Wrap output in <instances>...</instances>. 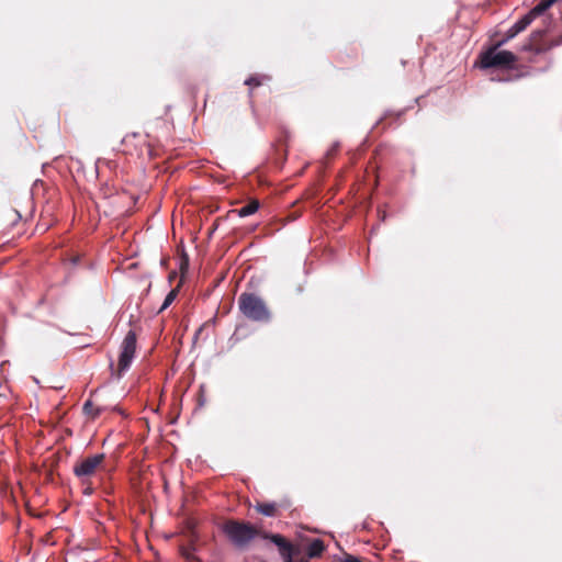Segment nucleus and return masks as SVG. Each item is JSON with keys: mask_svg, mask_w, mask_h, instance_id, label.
<instances>
[{"mask_svg": "<svg viewBox=\"0 0 562 562\" xmlns=\"http://www.w3.org/2000/svg\"><path fill=\"white\" fill-rule=\"evenodd\" d=\"M238 308L249 321L269 323L272 313L266 301L256 293L243 292L238 297Z\"/></svg>", "mask_w": 562, "mask_h": 562, "instance_id": "f257e3e1", "label": "nucleus"}, {"mask_svg": "<svg viewBox=\"0 0 562 562\" xmlns=\"http://www.w3.org/2000/svg\"><path fill=\"white\" fill-rule=\"evenodd\" d=\"M223 531L239 548L246 547L259 533L252 525L238 520H227Z\"/></svg>", "mask_w": 562, "mask_h": 562, "instance_id": "f03ea898", "label": "nucleus"}, {"mask_svg": "<svg viewBox=\"0 0 562 562\" xmlns=\"http://www.w3.org/2000/svg\"><path fill=\"white\" fill-rule=\"evenodd\" d=\"M496 44L480 55V67L487 68H512L517 61V56L509 50H498Z\"/></svg>", "mask_w": 562, "mask_h": 562, "instance_id": "7ed1b4c3", "label": "nucleus"}, {"mask_svg": "<svg viewBox=\"0 0 562 562\" xmlns=\"http://www.w3.org/2000/svg\"><path fill=\"white\" fill-rule=\"evenodd\" d=\"M104 453L82 458L75 463L74 474L81 480L82 484H86L91 476L104 468Z\"/></svg>", "mask_w": 562, "mask_h": 562, "instance_id": "20e7f679", "label": "nucleus"}, {"mask_svg": "<svg viewBox=\"0 0 562 562\" xmlns=\"http://www.w3.org/2000/svg\"><path fill=\"white\" fill-rule=\"evenodd\" d=\"M136 334L130 330L124 337L121 345V352L116 369V376L121 378L123 373L131 367L136 351Z\"/></svg>", "mask_w": 562, "mask_h": 562, "instance_id": "39448f33", "label": "nucleus"}, {"mask_svg": "<svg viewBox=\"0 0 562 562\" xmlns=\"http://www.w3.org/2000/svg\"><path fill=\"white\" fill-rule=\"evenodd\" d=\"M544 34V30L533 31L530 34L529 42L524 46V49L533 50L535 53L540 54L562 44V35L551 41L550 43H546L542 41Z\"/></svg>", "mask_w": 562, "mask_h": 562, "instance_id": "423d86ee", "label": "nucleus"}, {"mask_svg": "<svg viewBox=\"0 0 562 562\" xmlns=\"http://www.w3.org/2000/svg\"><path fill=\"white\" fill-rule=\"evenodd\" d=\"M262 537L265 539H269L272 543H274L278 547L279 553L284 562H293V559L297 554L299 550L282 535L263 533Z\"/></svg>", "mask_w": 562, "mask_h": 562, "instance_id": "0eeeda50", "label": "nucleus"}, {"mask_svg": "<svg viewBox=\"0 0 562 562\" xmlns=\"http://www.w3.org/2000/svg\"><path fill=\"white\" fill-rule=\"evenodd\" d=\"M325 550L324 542L321 539H314L307 547L306 554L308 558H318Z\"/></svg>", "mask_w": 562, "mask_h": 562, "instance_id": "6e6552de", "label": "nucleus"}, {"mask_svg": "<svg viewBox=\"0 0 562 562\" xmlns=\"http://www.w3.org/2000/svg\"><path fill=\"white\" fill-rule=\"evenodd\" d=\"M256 510L261 515L274 517L278 514V505L276 503H257Z\"/></svg>", "mask_w": 562, "mask_h": 562, "instance_id": "1a4fd4ad", "label": "nucleus"}, {"mask_svg": "<svg viewBox=\"0 0 562 562\" xmlns=\"http://www.w3.org/2000/svg\"><path fill=\"white\" fill-rule=\"evenodd\" d=\"M259 206L260 203L258 200H251L246 205L241 206L238 210H235V212H237L240 217H246L256 213Z\"/></svg>", "mask_w": 562, "mask_h": 562, "instance_id": "9d476101", "label": "nucleus"}, {"mask_svg": "<svg viewBox=\"0 0 562 562\" xmlns=\"http://www.w3.org/2000/svg\"><path fill=\"white\" fill-rule=\"evenodd\" d=\"M536 18L528 12L520 20H518L512 27L519 34L525 31Z\"/></svg>", "mask_w": 562, "mask_h": 562, "instance_id": "9b49d317", "label": "nucleus"}, {"mask_svg": "<svg viewBox=\"0 0 562 562\" xmlns=\"http://www.w3.org/2000/svg\"><path fill=\"white\" fill-rule=\"evenodd\" d=\"M83 413L91 417L92 419H95L100 415V408L95 407L94 404L91 401H87L83 404Z\"/></svg>", "mask_w": 562, "mask_h": 562, "instance_id": "f8f14e48", "label": "nucleus"}, {"mask_svg": "<svg viewBox=\"0 0 562 562\" xmlns=\"http://www.w3.org/2000/svg\"><path fill=\"white\" fill-rule=\"evenodd\" d=\"M179 286H176L175 289H172L168 294L167 296L165 297V301L161 305V307L159 308V313H161L162 311H165L167 307H169L172 302L176 300V297L178 296V293H179Z\"/></svg>", "mask_w": 562, "mask_h": 562, "instance_id": "ddd939ff", "label": "nucleus"}, {"mask_svg": "<svg viewBox=\"0 0 562 562\" xmlns=\"http://www.w3.org/2000/svg\"><path fill=\"white\" fill-rule=\"evenodd\" d=\"M518 33L513 29L510 27L505 34L504 36L496 41L495 44H496V47H502L504 46L508 41H510L512 38H514L515 36H517Z\"/></svg>", "mask_w": 562, "mask_h": 562, "instance_id": "4468645a", "label": "nucleus"}, {"mask_svg": "<svg viewBox=\"0 0 562 562\" xmlns=\"http://www.w3.org/2000/svg\"><path fill=\"white\" fill-rule=\"evenodd\" d=\"M181 555L189 562H192V561H195V562H200L195 555L193 554L192 550L190 548H184L182 547L181 548Z\"/></svg>", "mask_w": 562, "mask_h": 562, "instance_id": "2eb2a0df", "label": "nucleus"}, {"mask_svg": "<svg viewBox=\"0 0 562 562\" xmlns=\"http://www.w3.org/2000/svg\"><path fill=\"white\" fill-rule=\"evenodd\" d=\"M261 83H262L261 79L257 76H251L245 81V85L250 86V87H259V86H261Z\"/></svg>", "mask_w": 562, "mask_h": 562, "instance_id": "dca6fc26", "label": "nucleus"}, {"mask_svg": "<svg viewBox=\"0 0 562 562\" xmlns=\"http://www.w3.org/2000/svg\"><path fill=\"white\" fill-rule=\"evenodd\" d=\"M7 218L8 221H10L12 224H14L15 222L20 221L21 220V215L19 212L16 211H10L8 212L7 214Z\"/></svg>", "mask_w": 562, "mask_h": 562, "instance_id": "f3484780", "label": "nucleus"}, {"mask_svg": "<svg viewBox=\"0 0 562 562\" xmlns=\"http://www.w3.org/2000/svg\"><path fill=\"white\" fill-rule=\"evenodd\" d=\"M188 266H189L188 257L184 256L182 258L181 265H180V270H181L182 273H184L188 270Z\"/></svg>", "mask_w": 562, "mask_h": 562, "instance_id": "a211bd4d", "label": "nucleus"}, {"mask_svg": "<svg viewBox=\"0 0 562 562\" xmlns=\"http://www.w3.org/2000/svg\"><path fill=\"white\" fill-rule=\"evenodd\" d=\"M85 485H86V487H85L83 493H85V494H87V495L92 494L93 490H92V487L90 486V482H89V480L87 481V483H86Z\"/></svg>", "mask_w": 562, "mask_h": 562, "instance_id": "6ab92c4d", "label": "nucleus"}, {"mask_svg": "<svg viewBox=\"0 0 562 562\" xmlns=\"http://www.w3.org/2000/svg\"><path fill=\"white\" fill-rule=\"evenodd\" d=\"M344 562H361L358 558L353 555H347L344 560Z\"/></svg>", "mask_w": 562, "mask_h": 562, "instance_id": "aec40b11", "label": "nucleus"}, {"mask_svg": "<svg viewBox=\"0 0 562 562\" xmlns=\"http://www.w3.org/2000/svg\"><path fill=\"white\" fill-rule=\"evenodd\" d=\"M176 277V272H172L170 276H169V281L171 282L172 279Z\"/></svg>", "mask_w": 562, "mask_h": 562, "instance_id": "412c9836", "label": "nucleus"}, {"mask_svg": "<svg viewBox=\"0 0 562 562\" xmlns=\"http://www.w3.org/2000/svg\"><path fill=\"white\" fill-rule=\"evenodd\" d=\"M380 217H381L382 220H384V218H385V214H384V213H383V214H380Z\"/></svg>", "mask_w": 562, "mask_h": 562, "instance_id": "4be33fe9", "label": "nucleus"}]
</instances>
